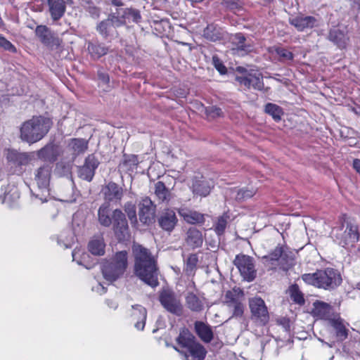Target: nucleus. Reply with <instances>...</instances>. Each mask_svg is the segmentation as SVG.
<instances>
[{
  "label": "nucleus",
  "mask_w": 360,
  "mask_h": 360,
  "mask_svg": "<svg viewBox=\"0 0 360 360\" xmlns=\"http://www.w3.org/2000/svg\"><path fill=\"white\" fill-rule=\"evenodd\" d=\"M132 252L134 257V274L150 287H157L159 285L158 269L150 251L141 245L134 244Z\"/></svg>",
  "instance_id": "1"
},
{
  "label": "nucleus",
  "mask_w": 360,
  "mask_h": 360,
  "mask_svg": "<svg viewBox=\"0 0 360 360\" xmlns=\"http://www.w3.org/2000/svg\"><path fill=\"white\" fill-rule=\"evenodd\" d=\"M51 125L49 118L38 116L22 123L20 129V137L28 143H36L44 138Z\"/></svg>",
  "instance_id": "2"
},
{
  "label": "nucleus",
  "mask_w": 360,
  "mask_h": 360,
  "mask_svg": "<svg viewBox=\"0 0 360 360\" xmlns=\"http://www.w3.org/2000/svg\"><path fill=\"white\" fill-rule=\"evenodd\" d=\"M302 279L307 284L325 290H333L342 282L340 274L332 268L317 270L313 274H304L302 276Z\"/></svg>",
  "instance_id": "3"
},
{
  "label": "nucleus",
  "mask_w": 360,
  "mask_h": 360,
  "mask_svg": "<svg viewBox=\"0 0 360 360\" xmlns=\"http://www.w3.org/2000/svg\"><path fill=\"white\" fill-rule=\"evenodd\" d=\"M127 266V252L125 250L120 251L103 264L102 274L105 279L113 282L124 275Z\"/></svg>",
  "instance_id": "4"
},
{
  "label": "nucleus",
  "mask_w": 360,
  "mask_h": 360,
  "mask_svg": "<svg viewBox=\"0 0 360 360\" xmlns=\"http://www.w3.org/2000/svg\"><path fill=\"white\" fill-rule=\"evenodd\" d=\"M333 240L341 247L349 250L353 248L359 239L358 226L350 222H347L346 228H335L332 231Z\"/></svg>",
  "instance_id": "5"
},
{
  "label": "nucleus",
  "mask_w": 360,
  "mask_h": 360,
  "mask_svg": "<svg viewBox=\"0 0 360 360\" xmlns=\"http://www.w3.org/2000/svg\"><path fill=\"white\" fill-rule=\"evenodd\" d=\"M243 291L239 288H234L226 291L224 296V304L231 313V318L240 319L243 316L245 305L242 302Z\"/></svg>",
  "instance_id": "6"
},
{
  "label": "nucleus",
  "mask_w": 360,
  "mask_h": 360,
  "mask_svg": "<svg viewBox=\"0 0 360 360\" xmlns=\"http://www.w3.org/2000/svg\"><path fill=\"white\" fill-rule=\"evenodd\" d=\"M159 301L168 312L176 316H181L183 314V304L180 298L174 291L169 289H163L160 292Z\"/></svg>",
  "instance_id": "7"
},
{
  "label": "nucleus",
  "mask_w": 360,
  "mask_h": 360,
  "mask_svg": "<svg viewBox=\"0 0 360 360\" xmlns=\"http://www.w3.org/2000/svg\"><path fill=\"white\" fill-rule=\"evenodd\" d=\"M233 264L239 270L244 280L250 282L256 278L257 271L255 267L254 259L252 257L245 255H237Z\"/></svg>",
  "instance_id": "8"
},
{
  "label": "nucleus",
  "mask_w": 360,
  "mask_h": 360,
  "mask_svg": "<svg viewBox=\"0 0 360 360\" xmlns=\"http://www.w3.org/2000/svg\"><path fill=\"white\" fill-rule=\"evenodd\" d=\"M138 206L139 217L142 224L149 226L155 222L156 205L149 197L143 198Z\"/></svg>",
  "instance_id": "9"
},
{
  "label": "nucleus",
  "mask_w": 360,
  "mask_h": 360,
  "mask_svg": "<svg viewBox=\"0 0 360 360\" xmlns=\"http://www.w3.org/2000/svg\"><path fill=\"white\" fill-rule=\"evenodd\" d=\"M9 164L15 167V172L18 174H22L24 171L22 167L30 164L33 158V155L30 153L19 152L16 150H9L6 156Z\"/></svg>",
  "instance_id": "10"
},
{
  "label": "nucleus",
  "mask_w": 360,
  "mask_h": 360,
  "mask_svg": "<svg viewBox=\"0 0 360 360\" xmlns=\"http://www.w3.org/2000/svg\"><path fill=\"white\" fill-rule=\"evenodd\" d=\"M326 39L340 50L347 49L350 38L347 28L333 26L328 31Z\"/></svg>",
  "instance_id": "11"
},
{
  "label": "nucleus",
  "mask_w": 360,
  "mask_h": 360,
  "mask_svg": "<svg viewBox=\"0 0 360 360\" xmlns=\"http://www.w3.org/2000/svg\"><path fill=\"white\" fill-rule=\"evenodd\" d=\"M35 34L43 44L51 49H56L61 45L62 40L46 25L37 26Z\"/></svg>",
  "instance_id": "12"
},
{
  "label": "nucleus",
  "mask_w": 360,
  "mask_h": 360,
  "mask_svg": "<svg viewBox=\"0 0 360 360\" xmlns=\"http://www.w3.org/2000/svg\"><path fill=\"white\" fill-rule=\"evenodd\" d=\"M99 165L100 162L94 154L89 155L85 158L84 165L78 167L79 177L89 182L91 181Z\"/></svg>",
  "instance_id": "13"
},
{
  "label": "nucleus",
  "mask_w": 360,
  "mask_h": 360,
  "mask_svg": "<svg viewBox=\"0 0 360 360\" xmlns=\"http://www.w3.org/2000/svg\"><path fill=\"white\" fill-rule=\"evenodd\" d=\"M101 193L105 200L104 202L119 204L124 195L123 188L117 184L110 181L103 186Z\"/></svg>",
  "instance_id": "14"
},
{
  "label": "nucleus",
  "mask_w": 360,
  "mask_h": 360,
  "mask_svg": "<svg viewBox=\"0 0 360 360\" xmlns=\"http://www.w3.org/2000/svg\"><path fill=\"white\" fill-rule=\"evenodd\" d=\"M249 307L252 316L265 324L269 319V311L264 301L258 297L250 299Z\"/></svg>",
  "instance_id": "15"
},
{
  "label": "nucleus",
  "mask_w": 360,
  "mask_h": 360,
  "mask_svg": "<svg viewBox=\"0 0 360 360\" xmlns=\"http://www.w3.org/2000/svg\"><path fill=\"white\" fill-rule=\"evenodd\" d=\"M112 226L115 233L120 240L124 239L128 234V222L125 214L120 209L112 212Z\"/></svg>",
  "instance_id": "16"
},
{
  "label": "nucleus",
  "mask_w": 360,
  "mask_h": 360,
  "mask_svg": "<svg viewBox=\"0 0 360 360\" xmlns=\"http://www.w3.org/2000/svg\"><path fill=\"white\" fill-rule=\"evenodd\" d=\"M178 219L175 212L172 209L163 210L158 217L159 226L165 231L171 233L176 226Z\"/></svg>",
  "instance_id": "17"
},
{
  "label": "nucleus",
  "mask_w": 360,
  "mask_h": 360,
  "mask_svg": "<svg viewBox=\"0 0 360 360\" xmlns=\"http://www.w3.org/2000/svg\"><path fill=\"white\" fill-rule=\"evenodd\" d=\"M119 27L115 25L113 20L109 16L105 20L98 22L96 27V30L105 40H111L117 37V32L116 28Z\"/></svg>",
  "instance_id": "18"
},
{
  "label": "nucleus",
  "mask_w": 360,
  "mask_h": 360,
  "mask_svg": "<svg viewBox=\"0 0 360 360\" xmlns=\"http://www.w3.org/2000/svg\"><path fill=\"white\" fill-rule=\"evenodd\" d=\"M290 23L298 31L303 32L307 29H312L319 26V20L314 16L298 15L290 18Z\"/></svg>",
  "instance_id": "19"
},
{
  "label": "nucleus",
  "mask_w": 360,
  "mask_h": 360,
  "mask_svg": "<svg viewBox=\"0 0 360 360\" xmlns=\"http://www.w3.org/2000/svg\"><path fill=\"white\" fill-rule=\"evenodd\" d=\"M232 43L235 48L233 49L241 56L248 54L254 51V44L250 39H248L242 33H236L233 35Z\"/></svg>",
  "instance_id": "20"
},
{
  "label": "nucleus",
  "mask_w": 360,
  "mask_h": 360,
  "mask_svg": "<svg viewBox=\"0 0 360 360\" xmlns=\"http://www.w3.org/2000/svg\"><path fill=\"white\" fill-rule=\"evenodd\" d=\"M213 186V182L203 176H194L192 180V191L196 195L206 197L210 194Z\"/></svg>",
  "instance_id": "21"
},
{
  "label": "nucleus",
  "mask_w": 360,
  "mask_h": 360,
  "mask_svg": "<svg viewBox=\"0 0 360 360\" xmlns=\"http://www.w3.org/2000/svg\"><path fill=\"white\" fill-rule=\"evenodd\" d=\"M312 315L319 319L328 322L335 316L330 304L323 301L316 300L313 303Z\"/></svg>",
  "instance_id": "22"
},
{
  "label": "nucleus",
  "mask_w": 360,
  "mask_h": 360,
  "mask_svg": "<svg viewBox=\"0 0 360 360\" xmlns=\"http://www.w3.org/2000/svg\"><path fill=\"white\" fill-rule=\"evenodd\" d=\"M202 36L210 41L217 42L226 39L227 32L218 25L210 23L204 29Z\"/></svg>",
  "instance_id": "23"
},
{
  "label": "nucleus",
  "mask_w": 360,
  "mask_h": 360,
  "mask_svg": "<svg viewBox=\"0 0 360 360\" xmlns=\"http://www.w3.org/2000/svg\"><path fill=\"white\" fill-rule=\"evenodd\" d=\"M51 175V167L49 165H44L39 167L34 175V180L39 188L47 190L50 183Z\"/></svg>",
  "instance_id": "24"
},
{
  "label": "nucleus",
  "mask_w": 360,
  "mask_h": 360,
  "mask_svg": "<svg viewBox=\"0 0 360 360\" xmlns=\"http://www.w3.org/2000/svg\"><path fill=\"white\" fill-rule=\"evenodd\" d=\"M131 317L134 322V327L139 330H143L147 318L146 309L140 304L132 305Z\"/></svg>",
  "instance_id": "25"
},
{
  "label": "nucleus",
  "mask_w": 360,
  "mask_h": 360,
  "mask_svg": "<svg viewBox=\"0 0 360 360\" xmlns=\"http://www.w3.org/2000/svg\"><path fill=\"white\" fill-rule=\"evenodd\" d=\"M87 51L93 60H98L108 53L109 48L98 40H92L87 42Z\"/></svg>",
  "instance_id": "26"
},
{
  "label": "nucleus",
  "mask_w": 360,
  "mask_h": 360,
  "mask_svg": "<svg viewBox=\"0 0 360 360\" xmlns=\"http://www.w3.org/2000/svg\"><path fill=\"white\" fill-rule=\"evenodd\" d=\"M185 242L192 249L201 247L203 243L202 232L195 227L189 228L186 233Z\"/></svg>",
  "instance_id": "27"
},
{
  "label": "nucleus",
  "mask_w": 360,
  "mask_h": 360,
  "mask_svg": "<svg viewBox=\"0 0 360 360\" xmlns=\"http://www.w3.org/2000/svg\"><path fill=\"white\" fill-rule=\"evenodd\" d=\"M186 349V352H182L185 360H203L207 353L204 347L198 342Z\"/></svg>",
  "instance_id": "28"
},
{
  "label": "nucleus",
  "mask_w": 360,
  "mask_h": 360,
  "mask_svg": "<svg viewBox=\"0 0 360 360\" xmlns=\"http://www.w3.org/2000/svg\"><path fill=\"white\" fill-rule=\"evenodd\" d=\"M59 154V148L54 144H47L38 151V157L49 162H54Z\"/></svg>",
  "instance_id": "29"
},
{
  "label": "nucleus",
  "mask_w": 360,
  "mask_h": 360,
  "mask_svg": "<svg viewBox=\"0 0 360 360\" xmlns=\"http://www.w3.org/2000/svg\"><path fill=\"white\" fill-rule=\"evenodd\" d=\"M328 323L335 330L336 338L338 341L342 342L347 338L349 330L346 328L343 319L339 315H335Z\"/></svg>",
  "instance_id": "30"
},
{
  "label": "nucleus",
  "mask_w": 360,
  "mask_h": 360,
  "mask_svg": "<svg viewBox=\"0 0 360 360\" xmlns=\"http://www.w3.org/2000/svg\"><path fill=\"white\" fill-rule=\"evenodd\" d=\"M51 18L56 21L65 14L66 5L65 0H47Z\"/></svg>",
  "instance_id": "31"
},
{
  "label": "nucleus",
  "mask_w": 360,
  "mask_h": 360,
  "mask_svg": "<svg viewBox=\"0 0 360 360\" xmlns=\"http://www.w3.org/2000/svg\"><path fill=\"white\" fill-rule=\"evenodd\" d=\"M179 215L188 224H203L205 222L204 214L194 210L187 208H181L179 210Z\"/></svg>",
  "instance_id": "32"
},
{
  "label": "nucleus",
  "mask_w": 360,
  "mask_h": 360,
  "mask_svg": "<svg viewBox=\"0 0 360 360\" xmlns=\"http://www.w3.org/2000/svg\"><path fill=\"white\" fill-rule=\"evenodd\" d=\"M195 330L198 337L205 342L209 343L213 339L212 328L202 321H195Z\"/></svg>",
  "instance_id": "33"
},
{
  "label": "nucleus",
  "mask_w": 360,
  "mask_h": 360,
  "mask_svg": "<svg viewBox=\"0 0 360 360\" xmlns=\"http://www.w3.org/2000/svg\"><path fill=\"white\" fill-rule=\"evenodd\" d=\"M112 215L108 202H103L98 210V220L100 224L105 227H109L112 223Z\"/></svg>",
  "instance_id": "34"
},
{
  "label": "nucleus",
  "mask_w": 360,
  "mask_h": 360,
  "mask_svg": "<svg viewBox=\"0 0 360 360\" xmlns=\"http://www.w3.org/2000/svg\"><path fill=\"white\" fill-rule=\"evenodd\" d=\"M282 251L279 266L282 270L288 271L294 265L295 255L287 246H282Z\"/></svg>",
  "instance_id": "35"
},
{
  "label": "nucleus",
  "mask_w": 360,
  "mask_h": 360,
  "mask_svg": "<svg viewBox=\"0 0 360 360\" xmlns=\"http://www.w3.org/2000/svg\"><path fill=\"white\" fill-rule=\"evenodd\" d=\"M74 158L84 153L88 148V141L84 139H72L68 144Z\"/></svg>",
  "instance_id": "36"
},
{
  "label": "nucleus",
  "mask_w": 360,
  "mask_h": 360,
  "mask_svg": "<svg viewBox=\"0 0 360 360\" xmlns=\"http://www.w3.org/2000/svg\"><path fill=\"white\" fill-rule=\"evenodd\" d=\"M186 306L191 311L200 312L204 309L203 302L193 292H188L185 297Z\"/></svg>",
  "instance_id": "37"
},
{
  "label": "nucleus",
  "mask_w": 360,
  "mask_h": 360,
  "mask_svg": "<svg viewBox=\"0 0 360 360\" xmlns=\"http://www.w3.org/2000/svg\"><path fill=\"white\" fill-rule=\"evenodd\" d=\"M176 342L181 347L187 349L197 342L195 336L188 329L184 328L176 338Z\"/></svg>",
  "instance_id": "38"
},
{
  "label": "nucleus",
  "mask_w": 360,
  "mask_h": 360,
  "mask_svg": "<svg viewBox=\"0 0 360 360\" xmlns=\"http://www.w3.org/2000/svg\"><path fill=\"white\" fill-rule=\"evenodd\" d=\"M129 8H116L115 11H111L108 16L115 25L121 27L127 23V14Z\"/></svg>",
  "instance_id": "39"
},
{
  "label": "nucleus",
  "mask_w": 360,
  "mask_h": 360,
  "mask_svg": "<svg viewBox=\"0 0 360 360\" xmlns=\"http://www.w3.org/2000/svg\"><path fill=\"white\" fill-rule=\"evenodd\" d=\"M155 195L157 198L163 203H168L172 198L170 191L166 187L162 181H158L155 184Z\"/></svg>",
  "instance_id": "40"
},
{
  "label": "nucleus",
  "mask_w": 360,
  "mask_h": 360,
  "mask_svg": "<svg viewBox=\"0 0 360 360\" xmlns=\"http://www.w3.org/2000/svg\"><path fill=\"white\" fill-rule=\"evenodd\" d=\"M291 300L296 304L303 306L305 304L304 294L300 290L297 284L291 285L288 290Z\"/></svg>",
  "instance_id": "41"
},
{
  "label": "nucleus",
  "mask_w": 360,
  "mask_h": 360,
  "mask_svg": "<svg viewBox=\"0 0 360 360\" xmlns=\"http://www.w3.org/2000/svg\"><path fill=\"white\" fill-rule=\"evenodd\" d=\"M105 243L102 237L93 238L89 243V250L94 255H103L105 253Z\"/></svg>",
  "instance_id": "42"
},
{
  "label": "nucleus",
  "mask_w": 360,
  "mask_h": 360,
  "mask_svg": "<svg viewBox=\"0 0 360 360\" xmlns=\"http://www.w3.org/2000/svg\"><path fill=\"white\" fill-rule=\"evenodd\" d=\"M198 257L197 254H191L184 259V271L187 276H193L197 269Z\"/></svg>",
  "instance_id": "43"
},
{
  "label": "nucleus",
  "mask_w": 360,
  "mask_h": 360,
  "mask_svg": "<svg viewBox=\"0 0 360 360\" xmlns=\"http://www.w3.org/2000/svg\"><path fill=\"white\" fill-rule=\"evenodd\" d=\"M282 246L278 245L269 255L263 257V259L272 266H279L280 259L282 256Z\"/></svg>",
  "instance_id": "44"
},
{
  "label": "nucleus",
  "mask_w": 360,
  "mask_h": 360,
  "mask_svg": "<svg viewBox=\"0 0 360 360\" xmlns=\"http://www.w3.org/2000/svg\"><path fill=\"white\" fill-rule=\"evenodd\" d=\"M265 112L271 115L276 122L281 120V116L283 115V109L274 104L269 103L265 105Z\"/></svg>",
  "instance_id": "45"
},
{
  "label": "nucleus",
  "mask_w": 360,
  "mask_h": 360,
  "mask_svg": "<svg viewBox=\"0 0 360 360\" xmlns=\"http://www.w3.org/2000/svg\"><path fill=\"white\" fill-rule=\"evenodd\" d=\"M138 157L135 155H124V160L120 164L121 167H125L127 170L134 169L138 165Z\"/></svg>",
  "instance_id": "46"
},
{
  "label": "nucleus",
  "mask_w": 360,
  "mask_h": 360,
  "mask_svg": "<svg viewBox=\"0 0 360 360\" xmlns=\"http://www.w3.org/2000/svg\"><path fill=\"white\" fill-rule=\"evenodd\" d=\"M254 74L255 72L251 71V72L246 74L245 75L236 76V81L240 86H244L246 89H250L252 88V81H253Z\"/></svg>",
  "instance_id": "47"
},
{
  "label": "nucleus",
  "mask_w": 360,
  "mask_h": 360,
  "mask_svg": "<svg viewBox=\"0 0 360 360\" xmlns=\"http://www.w3.org/2000/svg\"><path fill=\"white\" fill-rule=\"evenodd\" d=\"M124 210L131 224L137 223L136 209L132 202H127L124 204Z\"/></svg>",
  "instance_id": "48"
},
{
  "label": "nucleus",
  "mask_w": 360,
  "mask_h": 360,
  "mask_svg": "<svg viewBox=\"0 0 360 360\" xmlns=\"http://www.w3.org/2000/svg\"><path fill=\"white\" fill-rule=\"evenodd\" d=\"M84 10L88 12L94 18H98L100 15L101 10L95 6L91 1H84L82 4Z\"/></svg>",
  "instance_id": "49"
},
{
  "label": "nucleus",
  "mask_w": 360,
  "mask_h": 360,
  "mask_svg": "<svg viewBox=\"0 0 360 360\" xmlns=\"http://www.w3.org/2000/svg\"><path fill=\"white\" fill-rule=\"evenodd\" d=\"M275 51L281 62L292 61L294 59V54L286 49L278 47Z\"/></svg>",
  "instance_id": "50"
},
{
  "label": "nucleus",
  "mask_w": 360,
  "mask_h": 360,
  "mask_svg": "<svg viewBox=\"0 0 360 360\" xmlns=\"http://www.w3.org/2000/svg\"><path fill=\"white\" fill-rule=\"evenodd\" d=\"M255 194L253 189L241 188L236 191L235 198L236 200L242 201L252 198Z\"/></svg>",
  "instance_id": "51"
},
{
  "label": "nucleus",
  "mask_w": 360,
  "mask_h": 360,
  "mask_svg": "<svg viewBox=\"0 0 360 360\" xmlns=\"http://www.w3.org/2000/svg\"><path fill=\"white\" fill-rule=\"evenodd\" d=\"M228 218L229 217L226 214H224L218 218L214 226L215 232L218 235H222L224 233L227 225Z\"/></svg>",
  "instance_id": "52"
},
{
  "label": "nucleus",
  "mask_w": 360,
  "mask_h": 360,
  "mask_svg": "<svg viewBox=\"0 0 360 360\" xmlns=\"http://www.w3.org/2000/svg\"><path fill=\"white\" fill-rule=\"evenodd\" d=\"M57 172L63 176H69L71 174L72 165L65 162H59L56 166Z\"/></svg>",
  "instance_id": "53"
},
{
  "label": "nucleus",
  "mask_w": 360,
  "mask_h": 360,
  "mask_svg": "<svg viewBox=\"0 0 360 360\" xmlns=\"http://www.w3.org/2000/svg\"><path fill=\"white\" fill-rule=\"evenodd\" d=\"M127 22L139 23L141 21V15L140 11L137 9L129 8Z\"/></svg>",
  "instance_id": "54"
},
{
  "label": "nucleus",
  "mask_w": 360,
  "mask_h": 360,
  "mask_svg": "<svg viewBox=\"0 0 360 360\" xmlns=\"http://www.w3.org/2000/svg\"><path fill=\"white\" fill-rule=\"evenodd\" d=\"M252 80V89L258 91H262L264 89L263 76L261 73L255 72Z\"/></svg>",
  "instance_id": "55"
},
{
  "label": "nucleus",
  "mask_w": 360,
  "mask_h": 360,
  "mask_svg": "<svg viewBox=\"0 0 360 360\" xmlns=\"http://www.w3.org/2000/svg\"><path fill=\"white\" fill-rule=\"evenodd\" d=\"M206 115L211 118H216L222 115L223 112L220 108L215 105L208 106L205 108Z\"/></svg>",
  "instance_id": "56"
},
{
  "label": "nucleus",
  "mask_w": 360,
  "mask_h": 360,
  "mask_svg": "<svg viewBox=\"0 0 360 360\" xmlns=\"http://www.w3.org/2000/svg\"><path fill=\"white\" fill-rule=\"evenodd\" d=\"M212 64L216 68V70L221 74V75H226L227 72V68L226 66L223 64L221 60L218 58L217 56H214L212 57Z\"/></svg>",
  "instance_id": "57"
},
{
  "label": "nucleus",
  "mask_w": 360,
  "mask_h": 360,
  "mask_svg": "<svg viewBox=\"0 0 360 360\" xmlns=\"http://www.w3.org/2000/svg\"><path fill=\"white\" fill-rule=\"evenodd\" d=\"M0 47L11 53L16 52V48L7 40L2 34H0Z\"/></svg>",
  "instance_id": "58"
},
{
  "label": "nucleus",
  "mask_w": 360,
  "mask_h": 360,
  "mask_svg": "<svg viewBox=\"0 0 360 360\" xmlns=\"http://www.w3.org/2000/svg\"><path fill=\"white\" fill-rule=\"evenodd\" d=\"M224 4L226 8L231 10L236 9L238 7L237 1L235 0H225Z\"/></svg>",
  "instance_id": "59"
},
{
  "label": "nucleus",
  "mask_w": 360,
  "mask_h": 360,
  "mask_svg": "<svg viewBox=\"0 0 360 360\" xmlns=\"http://www.w3.org/2000/svg\"><path fill=\"white\" fill-rule=\"evenodd\" d=\"M98 79L104 84H108L110 81L108 75L103 72L98 71Z\"/></svg>",
  "instance_id": "60"
},
{
  "label": "nucleus",
  "mask_w": 360,
  "mask_h": 360,
  "mask_svg": "<svg viewBox=\"0 0 360 360\" xmlns=\"http://www.w3.org/2000/svg\"><path fill=\"white\" fill-rule=\"evenodd\" d=\"M92 290L94 291H96L98 293H99L100 295H102L103 293H105L106 292V288L104 287L103 285H101V283H97L96 286H94L92 288Z\"/></svg>",
  "instance_id": "61"
},
{
  "label": "nucleus",
  "mask_w": 360,
  "mask_h": 360,
  "mask_svg": "<svg viewBox=\"0 0 360 360\" xmlns=\"http://www.w3.org/2000/svg\"><path fill=\"white\" fill-rule=\"evenodd\" d=\"M351 6L354 9H356L359 12L360 11V0H349Z\"/></svg>",
  "instance_id": "62"
},
{
  "label": "nucleus",
  "mask_w": 360,
  "mask_h": 360,
  "mask_svg": "<svg viewBox=\"0 0 360 360\" xmlns=\"http://www.w3.org/2000/svg\"><path fill=\"white\" fill-rule=\"evenodd\" d=\"M236 71L238 72H240L242 74V75H245L246 74H248L250 72H251V71H248L246 68H243V67H241V66H238L236 68Z\"/></svg>",
  "instance_id": "63"
},
{
  "label": "nucleus",
  "mask_w": 360,
  "mask_h": 360,
  "mask_svg": "<svg viewBox=\"0 0 360 360\" xmlns=\"http://www.w3.org/2000/svg\"><path fill=\"white\" fill-rule=\"evenodd\" d=\"M111 4L117 8H122V6L124 5L121 0H112Z\"/></svg>",
  "instance_id": "64"
}]
</instances>
